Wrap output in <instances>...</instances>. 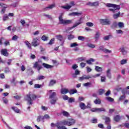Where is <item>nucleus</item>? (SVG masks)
<instances>
[{
  "mask_svg": "<svg viewBox=\"0 0 129 129\" xmlns=\"http://www.w3.org/2000/svg\"><path fill=\"white\" fill-rule=\"evenodd\" d=\"M117 25L119 28H123V27H124V25L123 24V23L121 22H119Z\"/></svg>",
  "mask_w": 129,
  "mask_h": 129,
  "instance_id": "44",
  "label": "nucleus"
},
{
  "mask_svg": "<svg viewBox=\"0 0 129 129\" xmlns=\"http://www.w3.org/2000/svg\"><path fill=\"white\" fill-rule=\"evenodd\" d=\"M98 111H105V109L104 108H98Z\"/></svg>",
  "mask_w": 129,
  "mask_h": 129,
  "instance_id": "63",
  "label": "nucleus"
},
{
  "mask_svg": "<svg viewBox=\"0 0 129 129\" xmlns=\"http://www.w3.org/2000/svg\"><path fill=\"white\" fill-rule=\"evenodd\" d=\"M94 103H95V104H100L101 103V100L100 99H96L94 101Z\"/></svg>",
  "mask_w": 129,
  "mask_h": 129,
  "instance_id": "35",
  "label": "nucleus"
},
{
  "mask_svg": "<svg viewBox=\"0 0 129 129\" xmlns=\"http://www.w3.org/2000/svg\"><path fill=\"white\" fill-rule=\"evenodd\" d=\"M126 59H122L120 61V63L121 65H123V64H126Z\"/></svg>",
  "mask_w": 129,
  "mask_h": 129,
  "instance_id": "56",
  "label": "nucleus"
},
{
  "mask_svg": "<svg viewBox=\"0 0 129 129\" xmlns=\"http://www.w3.org/2000/svg\"><path fill=\"white\" fill-rule=\"evenodd\" d=\"M106 99L108 100V101H109V102H113V101H114V99L113 98L110 97H106Z\"/></svg>",
  "mask_w": 129,
  "mask_h": 129,
  "instance_id": "36",
  "label": "nucleus"
},
{
  "mask_svg": "<svg viewBox=\"0 0 129 129\" xmlns=\"http://www.w3.org/2000/svg\"><path fill=\"white\" fill-rule=\"evenodd\" d=\"M41 120H44L43 119V116H41V115L38 116L37 118V121L38 122H40V121H41Z\"/></svg>",
  "mask_w": 129,
  "mask_h": 129,
  "instance_id": "31",
  "label": "nucleus"
},
{
  "mask_svg": "<svg viewBox=\"0 0 129 129\" xmlns=\"http://www.w3.org/2000/svg\"><path fill=\"white\" fill-rule=\"evenodd\" d=\"M86 65V63H85V62H81L80 63V66H81V68H84V67H85Z\"/></svg>",
  "mask_w": 129,
  "mask_h": 129,
  "instance_id": "60",
  "label": "nucleus"
},
{
  "mask_svg": "<svg viewBox=\"0 0 129 129\" xmlns=\"http://www.w3.org/2000/svg\"><path fill=\"white\" fill-rule=\"evenodd\" d=\"M42 66L46 69H51V68H53V67H54V66H51L46 63H43Z\"/></svg>",
  "mask_w": 129,
  "mask_h": 129,
  "instance_id": "14",
  "label": "nucleus"
},
{
  "mask_svg": "<svg viewBox=\"0 0 129 129\" xmlns=\"http://www.w3.org/2000/svg\"><path fill=\"white\" fill-rule=\"evenodd\" d=\"M41 87H42V85H39L38 84L34 85V88H41Z\"/></svg>",
  "mask_w": 129,
  "mask_h": 129,
  "instance_id": "50",
  "label": "nucleus"
},
{
  "mask_svg": "<svg viewBox=\"0 0 129 129\" xmlns=\"http://www.w3.org/2000/svg\"><path fill=\"white\" fill-rule=\"evenodd\" d=\"M100 51H103L104 53H111V50H110L109 49H107L106 48H104V47L103 46H100L99 49Z\"/></svg>",
  "mask_w": 129,
  "mask_h": 129,
  "instance_id": "10",
  "label": "nucleus"
},
{
  "mask_svg": "<svg viewBox=\"0 0 129 129\" xmlns=\"http://www.w3.org/2000/svg\"><path fill=\"white\" fill-rule=\"evenodd\" d=\"M92 123H97V119L93 118L91 120Z\"/></svg>",
  "mask_w": 129,
  "mask_h": 129,
  "instance_id": "55",
  "label": "nucleus"
},
{
  "mask_svg": "<svg viewBox=\"0 0 129 129\" xmlns=\"http://www.w3.org/2000/svg\"><path fill=\"white\" fill-rule=\"evenodd\" d=\"M78 40H80V41H84V40H85V37L82 36H78Z\"/></svg>",
  "mask_w": 129,
  "mask_h": 129,
  "instance_id": "45",
  "label": "nucleus"
},
{
  "mask_svg": "<svg viewBox=\"0 0 129 129\" xmlns=\"http://www.w3.org/2000/svg\"><path fill=\"white\" fill-rule=\"evenodd\" d=\"M95 70L97 72H102V68L98 66L95 67Z\"/></svg>",
  "mask_w": 129,
  "mask_h": 129,
  "instance_id": "25",
  "label": "nucleus"
},
{
  "mask_svg": "<svg viewBox=\"0 0 129 129\" xmlns=\"http://www.w3.org/2000/svg\"><path fill=\"white\" fill-rule=\"evenodd\" d=\"M4 72L5 73H9L10 72V69L9 68H6Z\"/></svg>",
  "mask_w": 129,
  "mask_h": 129,
  "instance_id": "64",
  "label": "nucleus"
},
{
  "mask_svg": "<svg viewBox=\"0 0 129 129\" xmlns=\"http://www.w3.org/2000/svg\"><path fill=\"white\" fill-rule=\"evenodd\" d=\"M123 126L126 127V128L129 129V123H124Z\"/></svg>",
  "mask_w": 129,
  "mask_h": 129,
  "instance_id": "59",
  "label": "nucleus"
},
{
  "mask_svg": "<svg viewBox=\"0 0 129 129\" xmlns=\"http://www.w3.org/2000/svg\"><path fill=\"white\" fill-rule=\"evenodd\" d=\"M61 125H62V123H61V121L56 123V124H54V123H51V126H52V127H54V126H56L57 129H67V128H66L65 126Z\"/></svg>",
  "mask_w": 129,
  "mask_h": 129,
  "instance_id": "6",
  "label": "nucleus"
},
{
  "mask_svg": "<svg viewBox=\"0 0 129 129\" xmlns=\"http://www.w3.org/2000/svg\"><path fill=\"white\" fill-rule=\"evenodd\" d=\"M19 39V36L18 35H14L13 36L12 40V41H17Z\"/></svg>",
  "mask_w": 129,
  "mask_h": 129,
  "instance_id": "42",
  "label": "nucleus"
},
{
  "mask_svg": "<svg viewBox=\"0 0 129 129\" xmlns=\"http://www.w3.org/2000/svg\"><path fill=\"white\" fill-rule=\"evenodd\" d=\"M91 78V76H85L84 75L82 77H81L79 78V81H83V80H85V79L87 80Z\"/></svg>",
  "mask_w": 129,
  "mask_h": 129,
  "instance_id": "13",
  "label": "nucleus"
},
{
  "mask_svg": "<svg viewBox=\"0 0 129 129\" xmlns=\"http://www.w3.org/2000/svg\"><path fill=\"white\" fill-rule=\"evenodd\" d=\"M106 7H107L108 8H113L114 9H109L108 10L110 12H112V13H115V11H116V10H120V6L119 5H117L115 4H107L106 5Z\"/></svg>",
  "mask_w": 129,
  "mask_h": 129,
  "instance_id": "4",
  "label": "nucleus"
},
{
  "mask_svg": "<svg viewBox=\"0 0 129 129\" xmlns=\"http://www.w3.org/2000/svg\"><path fill=\"white\" fill-rule=\"evenodd\" d=\"M53 8H55V4L51 5L49 6L46 7V8H45V10L47 11L48 9H53Z\"/></svg>",
  "mask_w": 129,
  "mask_h": 129,
  "instance_id": "40",
  "label": "nucleus"
},
{
  "mask_svg": "<svg viewBox=\"0 0 129 129\" xmlns=\"http://www.w3.org/2000/svg\"><path fill=\"white\" fill-rule=\"evenodd\" d=\"M104 92H105V91L104 90V89H101L98 90L99 95H102V94H103V93H104Z\"/></svg>",
  "mask_w": 129,
  "mask_h": 129,
  "instance_id": "29",
  "label": "nucleus"
},
{
  "mask_svg": "<svg viewBox=\"0 0 129 129\" xmlns=\"http://www.w3.org/2000/svg\"><path fill=\"white\" fill-rule=\"evenodd\" d=\"M49 92L50 93L49 95V99H51L50 100L51 104H55L58 100V98H57V94L55 92H53V90H50Z\"/></svg>",
  "mask_w": 129,
  "mask_h": 129,
  "instance_id": "2",
  "label": "nucleus"
},
{
  "mask_svg": "<svg viewBox=\"0 0 129 129\" xmlns=\"http://www.w3.org/2000/svg\"><path fill=\"white\" fill-rule=\"evenodd\" d=\"M105 124L107 125L110 124V118L109 117H105Z\"/></svg>",
  "mask_w": 129,
  "mask_h": 129,
  "instance_id": "16",
  "label": "nucleus"
},
{
  "mask_svg": "<svg viewBox=\"0 0 129 129\" xmlns=\"http://www.w3.org/2000/svg\"><path fill=\"white\" fill-rule=\"evenodd\" d=\"M56 83H57L56 80H51L49 83L48 86H49L50 87H52V86H53L54 84H56Z\"/></svg>",
  "mask_w": 129,
  "mask_h": 129,
  "instance_id": "21",
  "label": "nucleus"
},
{
  "mask_svg": "<svg viewBox=\"0 0 129 129\" xmlns=\"http://www.w3.org/2000/svg\"><path fill=\"white\" fill-rule=\"evenodd\" d=\"M48 39V37L46 36V35H43L41 37V39L42 40V41H47Z\"/></svg>",
  "mask_w": 129,
  "mask_h": 129,
  "instance_id": "43",
  "label": "nucleus"
},
{
  "mask_svg": "<svg viewBox=\"0 0 129 129\" xmlns=\"http://www.w3.org/2000/svg\"><path fill=\"white\" fill-rule=\"evenodd\" d=\"M121 118V117H120V115H116L115 116H114L113 119L116 122H118V121L120 120Z\"/></svg>",
  "mask_w": 129,
  "mask_h": 129,
  "instance_id": "17",
  "label": "nucleus"
},
{
  "mask_svg": "<svg viewBox=\"0 0 129 129\" xmlns=\"http://www.w3.org/2000/svg\"><path fill=\"white\" fill-rule=\"evenodd\" d=\"M94 61H95V60H94V59L92 58H90L89 60H87L86 61V62L88 63V64H92L91 62H94Z\"/></svg>",
  "mask_w": 129,
  "mask_h": 129,
  "instance_id": "34",
  "label": "nucleus"
},
{
  "mask_svg": "<svg viewBox=\"0 0 129 129\" xmlns=\"http://www.w3.org/2000/svg\"><path fill=\"white\" fill-rule=\"evenodd\" d=\"M9 19H10L9 18V16L7 14L4 15V16H3V20L4 22H6V21H8V20H9Z\"/></svg>",
  "mask_w": 129,
  "mask_h": 129,
  "instance_id": "28",
  "label": "nucleus"
},
{
  "mask_svg": "<svg viewBox=\"0 0 129 129\" xmlns=\"http://www.w3.org/2000/svg\"><path fill=\"white\" fill-rule=\"evenodd\" d=\"M61 113L63 114V116H66L67 117L69 116V113H68L67 111H63Z\"/></svg>",
  "mask_w": 129,
  "mask_h": 129,
  "instance_id": "32",
  "label": "nucleus"
},
{
  "mask_svg": "<svg viewBox=\"0 0 129 129\" xmlns=\"http://www.w3.org/2000/svg\"><path fill=\"white\" fill-rule=\"evenodd\" d=\"M38 41H40V39L37 37L33 39V41L32 42V45L33 47H37V46H39V43L38 42Z\"/></svg>",
  "mask_w": 129,
  "mask_h": 129,
  "instance_id": "9",
  "label": "nucleus"
},
{
  "mask_svg": "<svg viewBox=\"0 0 129 129\" xmlns=\"http://www.w3.org/2000/svg\"><path fill=\"white\" fill-rule=\"evenodd\" d=\"M86 25L88 27H93V23H91V22H87L86 23Z\"/></svg>",
  "mask_w": 129,
  "mask_h": 129,
  "instance_id": "53",
  "label": "nucleus"
},
{
  "mask_svg": "<svg viewBox=\"0 0 129 129\" xmlns=\"http://www.w3.org/2000/svg\"><path fill=\"white\" fill-rule=\"evenodd\" d=\"M87 6H90V7H97L99 6V3L98 2H88L87 4Z\"/></svg>",
  "mask_w": 129,
  "mask_h": 129,
  "instance_id": "11",
  "label": "nucleus"
},
{
  "mask_svg": "<svg viewBox=\"0 0 129 129\" xmlns=\"http://www.w3.org/2000/svg\"><path fill=\"white\" fill-rule=\"evenodd\" d=\"M75 38V36L73 35V34H70L68 36V40H72V39H74Z\"/></svg>",
  "mask_w": 129,
  "mask_h": 129,
  "instance_id": "39",
  "label": "nucleus"
},
{
  "mask_svg": "<svg viewBox=\"0 0 129 129\" xmlns=\"http://www.w3.org/2000/svg\"><path fill=\"white\" fill-rule=\"evenodd\" d=\"M55 37L57 40H58V41H59V42H62L64 40V38H63V36L60 34L56 35Z\"/></svg>",
  "mask_w": 129,
  "mask_h": 129,
  "instance_id": "15",
  "label": "nucleus"
},
{
  "mask_svg": "<svg viewBox=\"0 0 129 129\" xmlns=\"http://www.w3.org/2000/svg\"><path fill=\"white\" fill-rule=\"evenodd\" d=\"M1 52L2 55H3V56H5V57H8V56H9V52H8V49H2Z\"/></svg>",
  "mask_w": 129,
  "mask_h": 129,
  "instance_id": "12",
  "label": "nucleus"
},
{
  "mask_svg": "<svg viewBox=\"0 0 129 129\" xmlns=\"http://www.w3.org/2000/svg\"><path fill=\"white\" fill-rule=\"evenodd\" d=\"M25 44L29 49H32L31 43L29 41H25Z\"/></svg>",
  "mask_w": 129,
  "mask_h": 129,
  "instance_id": "33",
  "label": "nucleus"
},
{
  "mask_svg": "<svg viewBox=\"0 0 129 129\" xmlns=\"http://www.w3.org/2000/svg\"><path fill=\"white\" fill-rule=\"evenodd\" d=\"M68 101L69 103H72V102H74V101H75V99L73 98H70Z\"/></svg>",
  "mask_w": 129,
  "mask_h": 129,
  "instance_id": "49",
  "label": "nucleus"
},
{
  "mask_svg": "<svg viewBox=\"0 0 129 129\" xmlns=\"http://www.w3.org/2000/svg\"><path fill=\"white\" fill-rule=\"evenodd\" d=\"M99 37H100L99 32H96L95 39H96V40H98V39H99Z\"/></svg>",
  "mask_w": 129,
  "mask_h": 129,
  "instance_id": "41",
  "label": "nucleus"
},
{
  "mask_svg": "<svg viewBox=\"0 0 129 129\" xmlns=\"http://www.w3.org/2000/svg\"><path fill=\"white\" fill-rule=\"evenodd\" d=\"M72 6H70V5H68L66 6H62L61 7V8H62V9H64L65 10H70V9H71Z\"/></svg>",
  "mask_w": 129,
  "mask_h": 129,
  "instance_id": "38",
  "label": "nucleus"
},
{
  "mask_svg": "<svg viewBox=\"0 0 129 129\" xmlns=\"http://www.w3.org/2000/svg\"><path fill=\"white\" fill-rule=\"evenodd\" d=\"M76 121L75 120L70 118L68 119V120H63L61 121L60 123H62V125H68V126H71V125H73L74 124H75Z\"/></svg>",
  "mask_w": 129,
  "mask_h": 129,
  "instance_id": "3",
  "label": "nucleus"
},
{
  "mask_svg": "<svg viewBox=\"0 0 129 129\" xmlns=\"http://www.w3.org/2000/svg\"><path fill=\"white\" fill-rule=\"evenodd\" d=\"M91 111L92 112H95V111H98V108H94L91 109Z\"/></svg>",
  "mask_w": 129,
  "mask_h": 129,
  "instance_id": "57",
  "label": "nucleus"
},
{
  "mask_svg": "<svg viewBox=\"0 0 129 129\" xmlns=\"http://www.w3.org/2000/svg\"><path fill=\"white\" fill-rule=\"evenodd\" d=\"M68 92H69V91H68V89L66 88H62L60 91V93L61 94H67V93H68Z\"/></svg>",
  "mask_w": 129,
  "mask_h": 129,
  "instance_id": "22",
  "label": "nucleus"
},
{
  "mask_svg": "<svg viewBox=\"0 0 129 129\" xmlns=\"http://www.w3.org/2000/svg\"><path fill=\"white\" fill-rule=\"evenodd\" d=\"M82 20V18H80L79 20V22L76 23L75 24H74L73 25V26L72 27V29H73L74 28H76V27H77V26H79V25L82 24V22H81Z\"/></svg>",
  "mask_w": 129,
  "mask_h": 129,
  "instance_id": "20",
  "label": "nucleus"
},
{
  "mask_svg": "<svg viewBox=\"0 0 129 129\" xmlns=\"http://www.w3.org/2000/svg\"><path fill=\"white\" fill-rule=\"evenodd\" d=\"M111 29H115V28H117V23L115 21L113 22L111 26Z\"/></svg>",
  "mask_w": 129,
  "mask_h": 129,
  "instance_id": "24",
  "label": "nucleus"
},
{
  "mask_svg": "<svg viewBox=\"0 0 129 129\" xmlns=\"http://www.w3.org/2000/svg\"><path fill=\"white\" fill-rule=\"evenodd\" d=\"M124 98H125V95H122L120 97V98H119V100L120 101L121 100H123V99H124Z\"/></svg>",
  "mask_w": 129,
  "mask_h": 129,
  "instance_id": "58",
  "label": "nucleus"
},
{
  "mask_svg": "<svg viewBox=\"0 0 129 129\" xmlns=\"http://www.w3.org/2000/svg\"><path fill=\"white\" fill-rule=\"evenodd\" d=\"M119 16H120V12H119L117 14H115L113 15V18L114 19H117V18H119Z\"/></svg>",
  "mask_w": 129,
  "mask_h": 129,
  "instance_id": "30",
  "label": "nucleus"
},
{
  "mask_svg": "<svg viewBox=\"0 0 129 129\" xmlns=\"http://www.w3.org/2000/svg\"><path fill=\"white\" fill-rule=\"evenodd\" d=\"M79 106L81 109H83V110L86 109V105L83 102L80 103Z\"/></svg>",
  "mask_w": 129,
  "mask_h": 129,
  "instance_id": "18",
  "label": "nucleus"
},
{
  "mask_svg": "<svg viewBox=\"0 0 129 129\" xmlns=\"http://www.w3.org/2000/svg\"><path fill=\"white\" fill-rule=\"evenodd\" d=\"M78 46V44L75 42L71 44V48H73V47H77Z\"/></svg>",
  "mask_w": 129,
  "mask_h": 129,
  "instance_id": "52",
  "label": "nucleus"
},
{
  "mask_svg": "<svg viewBox=\"0 0 129 129\" xmlns=\"http://www.w3.org/2000/svg\"><path fill=\"white\" fill-rule=\"evenodd\" d=\"M87 46L88 47H89V48H92V49H94V48H95V45L91 43H88L87 44Z\"/></svg>",
  "mask_w": 129,
  "mask_h": 129,
  "instance_id": "46",
  "label": "nucleus"
},
{
  "mask_svg": "<svg viewBox=\"0 0 129 129\" xmlns=\"http://www.w3.org/2000/svg\"><path fill=\"white\" fill-rule=\"evenodd\" d=\"M42 117H43L42 118L43 119V120H44V119H48L50 118V116H49V115H48V114H45L44 116H42Z\"/></svg>",
  "mask_w": 129,
  "mask_h": 129,
  "instance_id": "47",
  "label": "nucleus"
},
{
  "mask_svg": "<svg viewBox=\"0 0 129 129\" xmlns=\"http://www.w3.org/2000/svg\"><path fill=\"white\" fill-rule=\"evenodd\" d=\"M100 22L101 23V25H103V26H108L110 25V21H109V19H100Z\"/></svg>",
  "mask_w": 129,
  "mask_h": 129,
  "instance_id": "7",
  "label": "nucleus"
},
{
  "mask_svg": "<svg viewBox=\"0 0 129 129\" xmlns=\"http://www.w3.org/2000/svg\"><path fill=\"white\" fill-rule=\"evenodd\" d=\"M3 102L4 103H5L6 104H7V103H8V102H9V101L6 98H3Z\"/></svg>",
  "mask_w": 129,
  "mask_h": 129,
  "instance_id": "62",
  "label": "nucleus"
},
{
  "mask_svg": "<svg viewBox=\"0 0 129 129\" xmlns=\"http://www.w3.org/2000/svg\"><path fill=\"white\" fill-rule=\"evenodd\" d=\"M82 13L79 12H73L69 14V16H81Z\"/></svg>",
  "mask_w": 129,
  "mask_h": 129,
  "instance_id": "23",
  "label": "nucleus"
},
{
  "mask_svg": "<svg viewBox=\"0 0 129 129\" xmlns=\"http://www.w3.org/2000/svg\"><path fill=\"white\" fill-rule=\"evenodd\" d=\"M110 71H111L110 69H108L106 71V76L109 79H111V73Z\"/></svg>",
  "mask_w": 129,
  "mask_h": 129,
  "instance_id": "19",
  "label": "nucleus"
},
{
  "mask_svg": "<svg viewBox=\"0 0 129 129\" xmlns=\"http://www.w3.org/2000/svg\"><path fill=\"white\" fill-rule=\"evenodd\" d=\"M42 79H45V76H40L37 78V80H42Z\"/></svg>",
  "mask_w": 129,
  "mask_h": 129,
  "instance_id": "51",
  "label": "nucleus"
},
{
  "mask_svg": "<svg viewBox=\"0 0 129 129\" xmlns=\"http://www.w3.org/2000/svg\"><path fill=\"white\" fill-rule=\"evenodd\" d=\"M54 41H55V38H52L49 42L48 45H53L54 43Z\"/></svg>",
  "mask_w": 129,
  "mask_h": 129,
  "instance_id": "48",
  "label": "nucleus"
},
{
  "mask_svg": "<svg viewBox=\"0 0 129 129\" xmlns=\"http://www.w3.org/2000/svg\"><path fill=\"white\" fill-rule=\"evenodd\" d=\"M12 109L17 113H20V109L17 107H12Z\"/></svg>",
  "mask_w": 129,
  "mask_h": 129,
  "instance_id": "26",
  "label": "nucleus"
},
{
  "mask_svg": "<svg viewBox=\"0 0 129 129\" xmlns=\"http://www.w3.org/2000/svg\"><path fill=\"white\" fill-rule=\"evenodd\" d=\"M4 45L5 46H10V41L9 40H7L4 42Z\"/></svg>",
  "mask_w": 129,
  "mask_h": 129,
  "instance_id": "54",
  "label": "nucleus"
},
{
  "mask_svg": "<svg viewBox=\"0 0 129 129\" xmlns=\"http://www.w3.org/2000/svg\"><path fill=\"white\" fill-rule=\"evenodd\" d=\"M58 20L59 21V24L60 25H69L72 23V20H65L63 19V13H61L58 17Z\"/></svg>",
  "mask_w": 129,
  "mask_h": 129,
  "instance_id": "5",
  "label": "nucleus"
},
{
  "mask_svg": "<svg viewBox=\"0 0 129 129\" xmlns=\"http://www.w3.org/2000/svg\"><path fill=\"white\" fill-rule=\"evenodd\" d=\"M84 86L87 87V86H89V85H91V83L89 82L83 84Z\"/></svg>",
  "mask_w": 129,
  "mask_h": 129,
  "instance_id": "61",
  "label": "nucleus"
},
{
  "mask_svg": "<svg viewBox=\"0 0 129 129\" xmlns=\"http://www.w3.org/2000/svg\"><path fill=\"white\" fill-rule=\"evenodd\" d=\"M37 95L29 92L28 94L26 95L25 100L27 101L29 105H32L33 104V101H34V100H36V99H37Z\"/></svg>",
  "mask_w": 129,
  "mask_h": 129,
  "instance_id": "1",
  "label": "nucleus"
},
{
  "mask_svg": "<svg viewBox=\"0 0 129 129\" xmlns=\"http://www.w3.org/2000/svg\"><path fill=\"white\" fill-rule=\"evenodd\" d=\"M121 52L122 53L123 55H125L126 54V51L124 49V47H122L120 48Z\"/></svg>",
  "mask_w": 129,
  "mask_h": 129,
  "instance_id": "37",
  "label": "nucleus"
},
{
  "mask_svg": "<svg viewBox=\"0 0 129 129\" xmlns=\"http://www.w3.org/2000/svg\"><path fill=\"white\" fill-rule=\"evenodd\" d=\"M69 93L71 95L72 94H75V93H77V90L72 89L70 91Z\"/></svg>",
  "mask_w": 129,
  "mask_h": 129,
  "instance_id": "27",
  "label": "nucleus"
},
{
  "mask_svg": "<svg viewBox=\"0 0 129 129\" xmlns=\"http://www.w3.org/2000/svg\"><path fill=\"white\" fill-rule=\"evenodd\" d=\"M33 68H34L35 69H37L38 71H40V70H41L43 67L41 66V64H40L39 61H36L33 64Z\"/></svg>",
  "mask_w": 129,
  "mask_h": 129,
  "instance_id": "8",
  "label": "nucleus"
}]
</instances>
